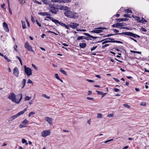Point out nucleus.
I'll use <instances>...</instances> for the list:
<instances>
[{
    "mask_svg": "<svg viewBox=\"0 0 149 149\" xmlns=\"http://www.w3.org/2000/svg\"><path fill=\"white\" fill-rule=\"evenodd\" d=\"M19 95L20 96V98L19 99H18L17 98H16L15 94L14 93L12 92L9 95L8 98L13 102L18 104L20 103L22 97V94H19Z\"/></svg>",
    "mask_w": 149,
    "mask_h": 149,
    "instance_id": "1",
    "label": "nucleus"
},
{
    "mask_svg": "<svg viewBox=\"0 0 149 149\" xmlns=\"http://www.w3.org/2000/svg\"><path fill=\"white\" fill-rule=\"evenodd\" d=\"M113 31L114 32H115L117 33L115 35H127L129 36H131L132 37L134 38H139L140 37V36L139 35L136 34H134L132 32H122V33H118L119 32V31L116 30V29H114L113 30Z\"/></svg>",
    "mask_w": 149,
    "mask_h": 149,
    "instance_id": "2",
    "label": "nucleus"
},
{
    "mask_svg": "<svg viewBox=\"0 0 149 149\" xmlns=\"http://www.w3.org/2000/svg\"><path fill=\"white\" fill-rule=\"evenodd\" d=\"M48 9L51 13L55 14H56L58 11V9L55 6L54 3L50 5Z\"/></svg>",
    "mask_w": 149,
    "mask_h": 149,
    "instance_id": "3",
    "label": "nucleus"
},
{
    "mask_svg": "<svg viewBox=\"0 0 149 149\" xmlns=\"http://www.w3.org/2000/svg\"><path fill=\"white\" fill-rule=\"evenodd\" d=\"M132 17L135 18V20H136L137 22L145 24L147 22V21L144 19L143 17H142L141 19L139 17L136 16H134L133 15H132Z\"/></svg>",
    "mask_w": 149,
    "mask_h": 149,
    "instance_id": "4",
    "label": "nucleus"
},
{
    "mask_svg": "<svg viewBox=\"0 0 149 149\" xmlns=\"http://www.w3.org/2000/svg\"><path fill=\"white\" fill-rule=\"evenodd\" d=\"M24 71L25 73L28 76H29L32 75V70L29 67H27L26 65L24 66Z\"/></svg>",
    "mask_w": 149,
    "mask_h": 149,
    "instance_id": "5",
    "label": "nucleus"
},
{
    "mask_svg": "<svg viewBox=\"0 0 149 149\" xmlns=\"http://www.w3.org/2000/svg\"><path fill=\"white\" fill-rule=\"evenodd\" d=\"M106 29V28L104 27H99L97 28H95L94 29V30L92 31H90V32L92 33H98L102 31V30H104Z\"/></svg>",
    "mask_w": 149,
    "mask_h": 149,
    "instance_id": "6",
    "label": "nucleus"
},
{
    "mask_svg": "<svg viewBox=\"0 0 149 149\" xmlns=\"http://www.w3.org/2000/svg\"><path fill=\"white\" fill-rule=\"evenodd\" d=\"M24 47L28 51L31 52L33 53H34V52L32 49V47L30 45L28 42H26L24 45Z\"/></svg>",
    "mask_w": 149,
    "mask_h": 149,
    "instance_id": "7",
    "label": "nucleus"
},
{
    "mask_svg": "<svg viewBox=\"0 0 149 149\" xmlns=\"http://www.w3.org/2000/svg\"><path fill=\"white\" fill-rule=\"evenodd\" d=\"M50 131L49 130H44L41 132V135L43 137H45L50 135Z\"/></svg>",
    "mask_w": 149,
    "mask_h": 149,
    "instance_id": "8",
    "label": "nucleus"
},
{
    "mask_svg": "<svg viewBox=\"0 0 149 149\" xmlns=\"http://www.w3.org/2000/svg\"><path fill=\"white\" fill-rule=\"evenodd\" d=\"M113 40V39H111L110 38H107L105 40H103L100 41H99L97 42V43L101 42L104 41V42L102 43V44L104 45V44L105 43H107L110 42H111V41H110V40Z\"/></svg>",
    "mask_w": 149,
    "mask_h": 149,
    "instance_id": "9",
    "label": "nucleus"
},
{
    "mask_svg": "<svg viewBox=\"0 0 149 149\" xmlns=\"http://www.w3.org/2000/svg\"><path fill=\"white\" fill-rule=\"evenodd\" d=\"M13 74L16 76L18 77L19 76V71L17 67L15 68L13 70Z\"/></svg>",
    "mask_w": 149,
    "mask_h": 149,
    "instance_id": "10",
    "label": "nucleus"
},
{
    "mask_svg": "<svg viewBox=\"0 0 149 149\" xmlns=\"http://www.w3.org/2000/svg\"><path fill=\"white\" fill-rule=\"evenodd\" d=\"M125 24L123 23H117L116 24L113 25L112 26L113 27H118V26H125Z\"/></svg>",
    "mask_w": 149,
    "mask_h": 149,
    "instance_id": "11",
    "label": "nucleus"
},
{
    "mask_svg": "<svg viewBox=\"0 0 149 149\" xmlns=\"http://www.w3.org/2000/svg\"><path fill=\"white\" fill-rule=\"evenodd\" d=\"M59 9L61 10H65L66 11H70V8L65 6L61 5L59 7Z\"/></svg>",
    "mask_w": 149,
    "mask_h": 149,
    "instance_id": "12",
    "label": "nucleus"
},
{
    "mask_svg": "<svg viewBox=\"0 0 149 149\" xmlns=\"http://www.w3.org/2000/svg\"><path fill=\"white\" fill-rule=\"evenodd\" d=\"M3 26L4 30L6 32H8L9 31V29L8 28V24L6 22H4L3 24Z\"/></svg>",
    "mask_w": 149,
    "mask_h": 149,
    "instance_id": "13",
    "label": "nucleus"
},
{
    "mask_svg": "<svg viewBox=\"0 0 149 149\" xmlns=\"http://www.w3.org/2000/svg\"><path fill=\"white\" fill-rule=\"evenodd\" d=\"M79 25L78 24L75 23H71L69 25V26L73 29H75L76 27Z\"/></svg>",
    "mask_w": 149,
    "mask_h": 149,
    "instance_id": "14",
    "label": "nucleus"
},
{
    "mask_svg": "<svg viewBox=\"0 0 149 149\" xmlns=\"http://www.w3.org/2000/svg\"><path fill=\"white\" fill-rule=\"evenodd\" d=\"M45 120L49 124H51L52 123L53 119L48 117L46 116L45 117Z\"/></svg>",
    "mask_w": 149,
    "mask_h": 149,
    "instance_id": "15",
    "label": "nucleus"
},
{
    "mask_svg": "<svg viewBox=\"0 0 149 149\" xmlns=\"http://www.w3.org/2000/svg\"><path fill=\"white\" fill-rule=\"evenodd\" d=\"M78 14L77 13L71 12V14L70 15V18L74 19H76L78 17Z\"/></svg>",
    "mask_w": 149,
    "mask_h": 149,
    "instance_id": "16",
    "label": "nucleus"
},
{
    "mask_svg": "<svg viewBox=\"0 0 149 149\" xmlns=\"http://www.w3.org/2000/svg\"><path fill=\"white\" fill-rule=\"evenodd\" d=\"M42 1L44 4L46 5H48L49 7L50 5L52 4L51 3V1H50L49 0H42Z\"/></svg>",
    "mask_w": 149,
    "mask_h": 149,
    "instance_id": "17",
    "label": "nucleus"
},
{
    "mask_svg": "<svg viewBox=\"0 0 149 149\" xmlns=\"http://www.w3.org/2000/svg\"><path fill=\"white\" fill-rule=\"evenodd\" d=\"M38 14L39 15H41L42 16H50V14L48 12H40L38 13Z\"/></svg>",
    "mask_w": 149,
    "mask_h": 149,
    "instance_id": "18",
    "label": "nucleus"
},
{
    "mask_svg": "<svg viewBox=\"0 0 149 149\" xmlns=\"http://www.w3.org/2000/svg\"><path fill=\"white\" fill-rule=\"evenodd\" d=\"M27 110V108H26L25 109H24L23 110L20 111L17 114V116H19L23 114L25 112H26Z\"/></svg>",
    "mask_w": 149,
    "mask_h": 149,
    "instance_id": "19",
    "label": "nucleus"
},
{
    "mask_svg": "<svg viewBox=\"0 0 149 149\" xmlns=\"http://www.w3.org/2000/svg\"><path fill=\"white\" fill-rule=\"evenodd\" d=\"M84 35L86 36H88L90 37V38H94V39H95L96 38H98V37H94V36H92V35H90V34H89L88 33H84Z\"/></svg>",
    "mask_w": 149,
    "mask_h": 149,
    "instance_id": "20",
    "label": "nucleus"
},
{
    "mask_svg": "<svg viewBox=\"0 0 149 149\" xmlns=\"http://www.w3.org/2000/svg\"><path fill=\"white\" fill-rule=\"evenodd\" d=\"M64 14L66 16L70 18L71 12H70V11H67L64 13Z\"/></svg>",
    "mask_w": 149,
    "mask_h": 149,
    "instance_id": "21",
    "label": "nucleus"
},
{
    "mask_svg": "<svg viewBox=\"0 0 149 149\" xmlns=\"http://www.w3.org/2000/svg\"><path fill=\"white\" fill-rule=\"evenodd\" d=\"M18 116L17 114H16L15 115H13L12 116H11L9 118V121H12L14 119H15Z\"/></svg>",
    "mask_w": 149,
    "mask_h": 149,
    "instance_id": "22",
    "label": "nucleus"
},
{
    "mask_svg": "<svg viewBox=\"0 0 149 149\" xmlns=\"http://www.w3.org/2000/svg\"><path fill=\"white\" fill-rule=\"evenodd\" d=\"M52 21L57 25H58V24H59L60 22L58 20L56 19H54L53 18L52 19Z\"/></svg>",
    "mask_w": 149,
    "mask_h": 149,
    "instance_id": "23",
    "label": "nucleus"
},
{
    "mask_svg": "<svg viewBox=\"0 0 149 149\" xmlns=\"http://www.w3.org/2000/svg\"><path fill=\"white\" fill-rule=\"evenodd\" d=\"M79 46L81 48H84L86 46V44L84 43H80L79 44Z\"/></svg>",
    "mask_w": 149,
    "mask_h": 149,
    "instance_id": "24",
    "label": "nucleus"
},
{
    "mask_svg": "<svg viewBox=\"0 0 149 149\" xmlns=\"http://www.w3.org/2000/svg\"><path fill=\"white\" fill-rule=\"evenodd\" d=\"M116 20L118 22H122L123 21H126L127 20V19L126 18H119L117 19Z\"/></svg>",
    "mask_w": 149,
    "mask_h": 149,
    "instance_id": "25",
    "label": "nucleus"
},
{
    "mask_svg": "<svg viewBox=\"0 0 149 149\" xmlns=\"http://www.w3.org/2000/svg\"><path fill=\"white\" fill-rule=\"evenodd\" d=\"M28 123V120L26 119H25L22 122V123L26 125Z\"/></svg>",
    "mask_w": 149,
    "mask_h": 149,
    "instance_id": "26",
    "label": "nucleus"
},
{
    "mask_svg": "<svg viewBox=\"0 0 149 149\" xmlns=\"http://www.w3.org/2000/svg\"><path fill=\"white\" fill-rule=\"evenodd\" d=\"M124 11L125 13H132V11L131 10H130L129 9H126Z\"/></svg>",
    "mask_w": 149,
    "mask_h": 149,
    "instance_id": "27",
    "label": "nucleus"
},
{
    "mask_svg": "<svg viewBox=\"0 0 149 149\" xmlns=\"http://www.w3.org/2000/svg\"><path fill=\"white\" fill-rule=\"evenodd\" d=\"M22 24V27L23 29H25L26 28V25L25 22L24 21H21Z\"/></svg>",
    "mask_w": 149,
    "mask_h": 149,
    "instance_id": "28",
    "label": "nucleus"
},
{
    "mask_svg": "<svg viewBox=\"0 0 149 149\" xmlns=\"http://www.w3.org/2000/svg\"><path fill=\"white\" fill-rule=\"evenodd\" d=\"M51 2H53L54 3H61V0H52L51 1Z\"/></svg>",
    "mask_w": 149,
    "mask_h": 149,
    "instance_id": "29",
    "label": "nucleus"
},
{
    "mask_svg": "<svg viewBox=\"0 0 149 149\" xmlns=\"http://www.w3.org/2000/svg\"><path fill=\"white\" fill-rule=\"evenodd\" d=\"M60 71L63 74H64L65 75H67L66 72L64 70H63L62 69H60Z\"/></svg>",
    "mask_w": 149,
    "mask_h": 149,
    "instance_id": "30",
    "label": "nucleus"
},
{
    "mask_svg": "<svg viewBox=\"0 0 149 149\" xmlns=\"http://www.w3.org/2000/svg\"><path fill=\"white\" fill-rule=\"evenodd\" d=\"M22 142L23 143H25V144L26 145H28V143H27L26 141V140H25L24 139H22Z\"/></svg>",
    "mask_w": 149,
    "mask_h": 149,
    "instance_id": "31",
    "label": "nucleus"
},
{
    "mask_svg": "<svg viewBox=\"0 0 149 149\" xmlns=\"http://www.w3.org/2000/svg\"><path fill=\"white\" fill-rule=\"evenodd\" d=\"M31 99V97L28 96H25V97L24 98V100L27 101L30 100Z\"/></svg>",
    "mask_w": 149,
    "mask_h": 149,
    "instance_id": "32",
    "label": "nucleus"
},
{
    "mask_svg": "<svg viewBox=\"0 0 149 149\" xmlns=\"http://www.w3.org/2000/svg\"><path fill=\"white\" fill-rule=\"evenodd\" d=\"M3 57H4V58L8 62H11V61L10 59H9L6 56H4Z\"/></svg>",
    "mask_w": 149,
    "mask_h": 149,
    "instance_id": "33",
    "label": "nucleus"
},
{
    "mask_svg": "<svg viewBox=\"0 0 149 149\" xmlns=\"http://www.w3.org/2000/svg\"><path fill=\"white\" fill-rule=\"evenodd\" d=\"M61 3H68L70 2V0H61Z\"/></svg>",
    "mask_w": 149,
    "mask_h": 149,
    "instance_id": "34",
    "label": "nucleus"
},
{
    "mask_svg": "<svg viewBox=\"0 0 149 149\" xmlns=\"http://www.w3.org/2000/svg\"><path fill=\"white\" fill-rule=\"evenodd\" d=\"M26 125H24L23 124H22H22H21L19 125V127L20 128H22L23 127H26Z\"/></svg>",
    "mask_w": 149,
    "mask_h": 149,
    "instance_id": "35",
    "label": "nucleus"
},
{
    "mask_svg": "<svg viewBox=\"0 0 149 149\" xmlns=\"http://www.w3.org/2000/svg\"><path fill=\"white\" fill-rule=\"evenodd\" d=\"M111 42H116L118 43H120L121 44H123V42H122L119 41H117V40H113V41H111Z\"/></svg>",
    "mask_w": 149,
    "mask_h": 149,
    "instance_id": "36",
    "label": "nucleus"
},
{
    "mask_svg": "<svg viewBox=\"0 0 149 149\" xmlns=\"http://www.w3.org/2000/svg\"><path fill=\"white\" fill-rule=\"evenodd\" d=\"M26 82V80L24 79H23L22 81V84H23V86L22 87V88H24L25 84Z\"/></svg>",
    "mask_w": 149,
    "mask_h": 149,
    "instance_id": "37",
    "label": "nucleus"
},
{
    "mask_svg": "<svg viewBox=\"0 0 149 149\" xmlns=\"http://www.w3.org/2000/svg\"><path fill=\"white\" fill-rule=\"evenodd\" d=\"M123 16L125 17H131L130 15L128 14H124L123 15Z\"/></svg>",
    "mask_w": 149,
    "mask_h": 149,
    "instance_id": "38",
    "label": "nucleus"
},
{
    "mask_svg": "<svg viewBox=\"0 0 149 149\" xmlns=\"http://www.w3.org/2000/svg\"><path fill=\"white\" fill-rule=\"evenodd\" d=\"M42 96L43 97H45L48 99H49L50 98L49 97L47 96L46 94H42Z\"/></svg>",
    "mask_w": 149,
    "mask_h": 149,
    "instance_id": "39",
    "label": "nucleus"
},
{
    "mask_svg": "<svg viewBox=\"0 0 149 149\" xmlns=\"http://www.w3.org/2000/svg\"><path fill=\"white\" fill-rule=\"evenodd\" d=\"M84 39V36H80L77 37V40H79Z\"/></svg>",
    "mask_w": 149,
    "mask_h": 149,
    "instance_id": "40",
    "label": "nucleus"
},
{
    "mask_svg": "<svg viewBox=\"0 0 149 149\" xmlns=\"http://www.w3.org/2000/svg\"><path fill=\"white\" fill-rule=\"evenodd\" d=\"M102 118V115L100 113H97V118Z\"/></svg>",
    "mask_w": 149,
    "mask_h": 149,
    "instance_id": "41",
    "label": "nucleus"
},
{
    "mask_svg": "<svg viewBox=\"0 0 149 149\" xmlns=\"http://www.w3.org/2000/svg\"><path fill=\"white\" fill-rule=\"evenodd\" d=\"M35 114V113L33 112H30L28 115L29 117L31 116L32 115H34Z\"/></svg>",
    "mask_w": 149,
    "mask_h": 149,
    "instance_id": "42",
    "label": "nucleus"
},
{
    "mask_svg": "<svg viewBox=\"0 0 149 149\" xmlns=\"http://www.w3.org/2000/svg\"><path fill=\"white\" fill-rule=\"evenodd\" d=\"M109 45L108 44H105L103 46H102V49H104V48L105 47L108 46H109Z\"/></svg>",
    "mask_w": 149,
    "mask_h": 149,
    "instance_id": "43",
    "label": "nucleus"
},
{
    "mask_svg": "<svg viewBox=\"0 0 149 149\" xmlns=\"http://www.w3.org/2000/svg\"><path fill=\"white\" fill-rule=\"evenodd\" d=\"M32 66L33 68H34L36 70H38V68L36 66V65L33 64H32Z\"/></svg>",
    "mask_w": 149,
    "mask_h": 149,
    "instance_id": "44",
    "label": "nucleus"
},
{
    "mask_svg": "<svg viewBox=\"0 0 149 149\" xmlns=\"http://www.w3.org/2000/svg\"><path fill=\"white\" fill-rule=\"evenodd\" d=\"M123 105L125 107H126L127 108H130V106L129 105H128L127 104H123Z\"/></svg>",
    "mask_w": 149,
    "mask_h": 149,
    "instance_id": "45",
    "label": "nucleus"
},
{
    "mask_svg": "<svg viewBox=\"0 0 149 149\" xmlns=\"http://www.w3.org/2000/svg\"><path fill=\"white\" fill-rule=\"evenodd\" d=\"M146 105V102H142L140 104L141 106H145Z\"/></svg>",
    "mask_w": 149,
    "mask_h": 149,
    "instance_id": "46",
    "label": "nucleus"
},
{
    "mask_svg": "<svg viewBox=\"0 0 149 149\" xmlns=\"http://www.w3.org/2000/svg\"><path fill=\"white\" fill-rule=\"evenodd\" d=\"M113 91L116 92H119L120 91L119 89L117 88H113Z\"/></svg>",
    "mask_w": 149,
    "mask_h": 149,
    "instance_id": "47",
    "label": "nucleus"
},
{
    "mask_svg": "<svg viewBox=\"0 0 149 149\" xmlns=\"http://www.w3.org/2000/svg\"><path fill=\"white\" fill-rule=\"evenodd\" d=\"M114 35H115V34H108L107 35L105 36H104V37H108L111 36H113Z\"/></svg>",
    "mask_w": 149,
    "mask_h": 149,
    "instance_id": "48",
    "label": "nucleus"
},
{
    "mask_svg": "<svg viewBox=\"0 0 149 149\" xmlns=\"http://www.w3.org/2000/svg\"><path fill=\"white\" fill-rule=\"evenodd\" d=\"M113 116V113H111V114H109L107 116V117H112Z\"/></svg>",
    "mask_w": 149,
    "mask_h": 149,
    "instance_id": "49",
    "label": "nucleus"
},
{
    "mask_svg": "<svg viewBox=\"0 0 149 149\" xmlns=\"http://www.w3.org/2000/svg\"><path fill=\"white\" fill-rule=\"evenodd\" d=\"M86 99L88 100H94V99L93 98L90 97H86Z\"/></svg>",
    "mask_w": 149,
    "mask_h": 149,
    "instance_id": "50",
    "label": "nucleus"
},
{
    "mask_svg": "<svg viewBox=\"0 0 149 149\" xmlns=\"http://www.w3.org/2000/svg\"><path fill=\"white\" fill-rule=\"evenodd\" d=\"M33 83V82L30 79L28 80L27 81V83L28 84H32Z\"/></svg>",
    "mask_w": 149,
    "mask_h": 149,
    "instance_id": "51",
    "label": "nucleus"
},
{
    "mask_svg": "<svg viewBox=\"0 0 149 149\" xmlns=\"http://www.w3.org/2000/svg\"><path fill=\"white\" fill-rule=\"evenodd\" d=\"M55 77L57 79H59V77L58 76V74H55Z\"/></svg>",
    "mask_w": 149,
    "mask_h": 149,
    "instance_id": "52",
    "label": "nucleus"
},
{
    "mask_svg": "<svg viewBox=\"0 0 149 149\" xmlns=\"http://www.w3.org/2000/svg\"><path fill=\"white\" fill-rule=\"evenodd\" d=\"M34 2L35 3H37V4H40V5H41L42 4L41 2H40L39 1H36V0Z\"/></svg>",
    "mask_w": 149,
    "mask_h": 149,
    "instance_id": "53",
    "label": "nucleus"
},
{
    "mask_svg": "<svg viewBox=\"0 0 149 149\" xmlns=\"http://www.w3.org/2000/svg\"><path fill=\"white\" fill-rule=\"evenodd\" d=\"M97 46H96L95 47H93L91 49V51L94 50L97 47Z\"/></svg>",
    "mask_w": 149,
    "mask_h": 149,
    "instance_id": "54",
    "label": "nucleus"
},
{
    "mask_svg": "<svg viewBox=\"0 0 149 149\" xmlns=\"http://www.w3.org/2000/svg\"><path fill=\"white\" fill-rule=\"evenodd\" d=\"M25 20H26V22L27 23V24H28V26L29 27V26H30L29 23V22H28V20L26 18H25Z\"/></svg>",
    "mask_w": 149,
    "mask_h": 149,
    "instance_id": "55",
    "label": "nucleus"
},
{
    "mask_svg": "<svg viewBox=\"0 0 149 149\" xmlns=\"http://www.w3.org/2000/svg\"><path fill=\"white\" fill-rule=\"evenodd\" d=\"M17 45H15V46L14 47V49L15 50L16 52H17Z\"/></svg>",
    "mask_w": 149,
    "mask_h": 149,
    "instance_id": "56",
    "label": "nucleus"
},
{
    "mask_svg": "<svg viewBox=\"0 0 149 149\" xmlns=\"http://www.w3.org/2000/svg\"><path fill=\"white\" fill-rule=\"evenodd\" d=\"M96 92L97 93V94L98 95H102V92L100 91H96Z\"/></svg>",
    "mask_w": 149,
    "mask_h": 149,
    "instance_id": "57",
    "label": "nucleus"
},
{
    "mask_svg": "<svg viewBox=\"0 0 149 149\" xmlns=\"http://www.w3.org/2000/svg\"><path fill=\"white\" fill-rule=\"evenodd\" d=\"M46 18H48L49 19H51V20H52V19L53 18L52 17L50 16H46Z\"/></svg>",
    "mask_w": 149,
    "mask_h": 149,
    "instance_id": "58",
    "label": "nucleus"
},
{
    "mask_svg": "<svg viewBox=\"0 0 149 149\" xmlns=\"http://www.w3.org/2000/svg\"><path fill=\"white\" fill-rule=\"evenodd\" d=\"M9 13L11 15H12V12L10 8H8Z\"/></svg>",
    "mask_w": 149,
    "mask_h": 149,
    "instance_id": "59",
    "label": "nucleus"
},
{
    "mask_svg": "<svg viewBox=\"0 0 149 149\" xmlns=\"http://www.w3.org/2000/svg\"><path fill=\"white\" fill-rule=\"evenodd\" d=\"M86 81H88L89 82H94V81L93 80H90V79H87L86 80Z\"/></svg>",
    "mask_w": 149,
    "mask_h": 149,
    "instance_id": "60",
    "label": "nucleus"
},
{
    "mask_svg": "<svg viewBox=\"0 0 149 149\" xmlns=\"http://www.w3.org/2000/svg\"><path fill=\"white\" fill-rule=\"evenodd\" d=\"M5 6V4L4 3H3V4L1 5V6L2 8L4 9L5 10L6 8H4Z\"/></svg>",
    "mask_w": 149,
    "mask_h": 149,
    "instance_id": "61",
    "label": "nucleus"
},
{
    "mask_svg": "<svg viewBox=\"0 0 149 149\" xmlns=\"http://www.w3.org/2000/svg\"><path fill=\"white\" fill-rule=\"evenodd\" d=\"M65 24L64 23H61V22H60V23L59 24V25L61 26H64V25Z\"/></svg>",
    "mask_w": 149,
    "mask_h": 149,
    "instance_id": "62",
    "label": "nucleus"
},
{
    "mask_svg": "<svg viewBox=\"0 0 149 149\" xmlns=\"http://www.w3.org/2000/svg\"><path fill=\"white\" fill-rule=\"evenodd\" d=\"M130 38L131 39V40H134V41H135V42H137V41L136 40H135V39H134V38H132L131 37H130Z\"/></svg>",
    "mask_w": 149,
    "mask_h": 149,
    "instance_id": "63",
    "label": "nucleus"
},
{
    "mask_svg": "<svg viewBox=\"0 0 149 149\" xmlns=\"http://www.w3.org/2000/svg\"><path fill=\"white\" fill-rule=\"evenodd\" d=\"M113 79L116 82H119L120 81L119 80L116 78H113Z\"/></svg>",
    "mask_w": 149,
    "mask_h": 149,
    "instance_id": "64",
    "label": "nucleus"
}]
</instances>
